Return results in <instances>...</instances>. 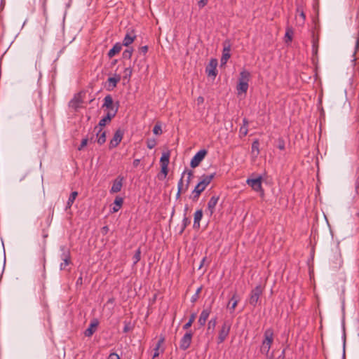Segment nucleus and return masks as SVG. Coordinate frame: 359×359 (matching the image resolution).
<instances>
[{
	"label": "nucleus",
	"mask_w": 359,
	"mask_h": 359,
	"mask_svg": "<svg viewBox=\"0 0 359 359\" xmlns=\"http://www.w3.org/2000/svg\"><path fill=\"white\" fill-rule=\"evenodd\" d=\"M148 49H149L148 46H144L139 48V51H140V53L145 55L147 53Z\"/></svg>",
	"instance_id": "nucleus-48"
},
{
	"label": "nucleus",
	"mask_w": 359,
	"mask_h": 359,
	"mask_svg": "<svg viewBox=\"0 0 359 359\" xmlns=\"http://www.w3.org/2000/svg\"><path fill=\"white\" fill-rule=\"evenodd\" d=\"M273 341V330L271 328H269L265 330L264 333V340L262 342L266 345H272Z\"/></svg>",
	"instance_id": "nucleus-14"
},
{
	"label": "nucleus",
	"mask_w": 359,
	"mask_h": 359,
	"mask_svg": "<svg viewBox=\"0 0 359 359\" xmlns=\"http://www.w3.org/2000/svg\"><path fill=\"white\" fill-rule=\"evenodd\" d=\"M141 251L140 249H137L133 255V259L134 264H137L140 260Z\"/></svg>",
	"instance_id": "nucleus-37"
},
{
	"label": "nucleus",
	"mask_w": 359,
	"mask_h": 359,
	"mask_svg": "<svg viewBox=\"0 0 359 359\" xmlns=\"http://www.w3.org/2000/svg\"><path fill=\"white\" fill-rule=\"evenodd\" d=\"M211 312L210 308L206 309L202 311L199 319H198V323L201 327L204 326L205 325V323L207 321V319L209 317V315Z\"/></svg>",
	"instance_id": "nucleus-19"
},
{
	"label": "nucleus",
	"mask_w": 359,
	"mask_h": 359,
	"mask_svg": "<svg viewBox=\"0 0 359 359\" xmlns=\"http://www.w3.org/2000/svg\"><path fill=\"white\" fill-rule=\"evenodd\" d=\"M136 39L134 30H131L130 32H128L123 39L122 46H129Z\"/></svg>",
	"instance_id": "nucleus-15"
},
{
	"label": "nucleus",
	"mask_w": 359,
	"mask_h": 359,
	"mask_svg": "<svg viewBox=\"0 0 359 359\" xmlns=\"http://www.w3.org/2000/svg\"><path fill=\"white\" fill-rule=\"evenodd\" d=\"M133 69L131 67H127L124 70V79L130 78L132 75Z\"/></svg>",
	"instance_id": "nucleus-46"
},
{
	"label": "nucleus",
	"mask_w": 359,
	"mask_h": 359,
	"mask_svg": "<svg viewBox=\"0 0 359 359\" xmlns=\"http://www.w3.org/2000/svg\"><path fill=\"white\" fill-rule=\"evenodd\" d=\"M140 159H135L133 161V165L135 168H137L140 164Z\"/></svg>",
	"instance_id": "nucleus-59"
},
{
	"label": "nucleus",
	"mask_w": 359,
	"mask_h": 359,
	"mask_svg": "<svg viewBox=\"0 0 359 359\" xmlns=\"http://www.w3.org/2000/svg\"><path fill=\"white\" fill-rule=\"evenodd\" d=\"M88 141H90V142H95V140H94V134H92L90 135V137H88Z\"/></svg>",
	"instance_id": "nucleus-63"
},
{
	"label": "nucleus",
	"mask_w": 359,
	"mask_h": 359,
	"mask_svg": "<svg viewBox=\"0 0 359 359\" xmlns=\"http://www.w3.org/2000/svg\"><path fill=\"white\" fill-rule=\"evenodd\" d=\"M201 287L197 289L195 294L191 297V302H195L198 299L199 293L201 292Z\"/></svg>",
	"instance_id": "nucleus-47"
},
{
	"label": "nucleus",
	"mask_w": 359,
	"mask_h": 359,
	"mask_svg": "<svg viewBox=\"0 0 359 359\" xmlns=\"http://www.w3.org/2000/svg\"><path fill=\"white\" fill-rule=\"evenodd\" d=\"M203 217V210H198L194 213V228L199 229L200 228V221Z\"/></svg>",
	"instance_id": "nucleus-21"
},
{
	"label": "nucleus",
	"mask_w": 359,
	"mask_h": 359,
	"mask_svg": "<svg viewBox=\"0 0 359 359\" xmlns=\"http://www.w3.org/2000/svg\"><path fill=\"white\" fill-rule=\"evenodd\" d=\"M293 30L291 27H287L286 30V33L285 35V43L291 42L292 40V36H293Z\"/></svg>",
	"instance_id": "nucleus-31"
},
{
	"label": "nucleus",
	"mask_w": 359,
	"mask_h": 359,
	"mask_svg": "<svg viewBox=\"0 0 359 359\" xmlns=\"http://www.w3.org/2000/svg\"><path fill=\"white\" fill-rule=\"evenodd\" d=\"M156 144V142L154 139H149L147 141V146L149 149H153Z\"/></svg>",
	"instance_id": "nucleus-41"
},
{
	"label": "nucleus",
	"mask_w": 359,
	"mask_h": 359,
	"mask_svg": "<svg viewBox=\"0 0 359 359\" xmlns=\"http://www.w3.org/2000/svg\"><path fill=\"white\" fill-rule=\"evenodd\" d=\"M102 107H106L108 111L116 109V106L114 105L113 99L110 95H107L104 99Z\"/></svg>",
	"instance_id": "nucleus-18"
},
{
	"label": "nucleus",
	"mask_w": 359,
	"mask_h": 359,
	"mask_svg": "<svg viewBox=\"0 0 359 359\" xmlns=\"http://www.w3.org/2000/svg\"><path fill=\"white\" fill-rule=\"evenodd\" d=\"M250 74L249 72L246 70H243L240 73V77L238 79V82H244L245 83H248L250 80Z\"/></svg>",
	"instance_id": "nucleus-25"
},
{
	"label": "nucleus",
	"mask_w": 359,
	"mask_h": 359,
	"mask_svg": "<svg viewBox=\"0 0 359 359\" xmlns=\"http://www.w3.org/2000/svg\"><path fill=\"white\" fill-rule=\"evenodd\" d=\"M248 124L249 122L246 118H244L243 119V126L240 128L239 133H240V137L242 138L247 135L248 133Z\"/></svg>",
	"instance_id": "nucleus-22"
},
{
	"label": "nucleus",
	"mask_w": 359,
	"mask_h": 359,
	"mask_svg": "<svg viewBox=\"0 0 359 359\" xmlns=\"http://www.w3.org/2000/svg\"><path fill=\"white\" fill-rule=\"evenodd\" d=\"M164 341H165V337L163 336H161L157 342L156 347H158V348H159L160 346L163 344Z\"/></svg>",
	"instance_id": "nucleus-49"
},
{
	"label": "nucleus",
	"mask_w": 359,
	"mask_h": 359,
	"mask_svg": "<svg viewBox=\"0 0 359 359\" xmlns=\"http://www.w3.org/2000/svg\"><path fill=\"white\" fill-rule=\"evenodd\" d=\"M122 48V44L119 42L116 43L107 53L109 58L113 57L116 54L119 53Z\"/></svg>",
	"instance_id": "nucleus-20"
},
{
	"label": "nucleus",
	"mask_w": 359,
	"mask_h": 359,
	"mask_svg": "<svg viewBox=\"0 0 359 359\" xmlns=\"http://www.w3.org/2000/svg\"><path fill=\"white\" fill-rule=\"evenodd\" d=\"M208 3V0H200L198 3L200 8L204 7Z\"/></svg>",
	"instance_id": "nucleus-54"
},
{
	"label": "nucleus",
	"mask_w": 359,
	"mask_h": 359,
	"mask_svg": "<svg viewBox=\"0 0 359 359\" xmlns=\"http://www.w3.org/2000/svg\"><path fill=\"white\" fill-rule=\"evenodd\" d=\"M88 137L83 138L81 142L80 146L78 147V150H82L88 144Z\"/></svg>",
	"instance_id": "nucleus-43"
},
{
	"label": "nucleus",
	"mask_w": 359,
	"mask_h": 359,
	"mask_svg": "<svg viewBox=\"0 0 359 359\" xmlns=\"http://www.w3.org/2000/svg\"><path fill=\"white\" fill-rule=\"evenodd\" d=\"M123 135H124L123 130H122L120 128L116 130L114 134L113 138L110 140V142L109 144V149H111L116 147L121 142Z\"/></svg>",
	"instance_id": "nucleus-6"
},
{
	"label": "nucleus",
	"mask_w": 359,
	"mask_h": 359,
	"mask_svg": "<svg viewBox=\"0 0 359 359\" xmlns=\"http://www.w3.org/2000/svg\"><path fill=\"white\" fill-rule=\"evenodd\" d=\"M121 75L115 74L114 77H109L108 79V82L109 83V85L111 86L112 88H115L117 83L121 81Z\"/></svg>",
	"instance_id": "nucleus-27"
},
{
	"label": "nucleus",
	"mask_w": 359,
	"mask_h": 359,
	"mask_svg": "<svg viewBox=\"0 0 359 359\" xmlns=\"http://www.w3.org/2000/svg\"><path fill=\"white\" fill-rule=\"evenodd\" d=\"M216 324H217V318H212L209 322H208V330H210V329H212L214 330L215 326H216Z\"/></svg>",
	"instance_id": "nucleus-40"
},
{
	"label": "nucleus",
	"mask_w": 359,
	"mask_h": 359,
	"mask_svg": "<svg viewBox=\"0 0 359 359\" xmlns=\"http://www.w3.org/2000/svg\"><path fill=\"white\" fill-rule=\"evenodd\" d=\"M133 49L132 48H128V49H126L123 52V57L124 59H128L130 60L132 57V55H133Z\"/></svg>",
	"instance_id": "nucleus-36"
},
{
	"label": "nucleus",
	"mask_w": 359,
	"mask_h": 359,
	"mask_svg": "<svg viewBox=\"0 0 359 359\" xmlns=\"http://www.w3.org/2000/svg\"><path fill=\"white\" fill-rule=\"evenodd\" d=\"M190 224V220L187 217H184L183 219V226L180 231V233H182L184 229H186L187 226Z\"/></svg>",
	"instance_id": "nucleus-44"
},
{
	"label": "nucleus",
	"mask_w": 359,
	"mask_h": 359,
	"mask_svg": "<svg viewBox=\"0 0 359 359\" xmlns=\"http://www.w3.org/2000/svg\"><path fill=\"white\" fill-rule=\"evenodd\" d=\"M168 165H161V173L163 174V177H160V176L158 175V178L159 179H164L166 177L168 173Z\"/></svg>",
	"instance_id": "nucleus-39"
},
{
	"label": "nucleus",
	"mask_w": 359,
	"mask_h": 359,
	"mask_svg": "<svg viewBox=\"0 0 359 359\" xmlns=\"http://www.w3.org/2000/svg\"><path fill=\"white\" fill-rule=\"evenodd\" d=\"M83 103V99L81 97V95L80 93L79 94H76L74 98L69 102V107L74 109H77L78 108L80 107V105L81 104Z\"/></svg>",
	"instance_id": "nucleus-17"
},
{
	"label": "nucleus",
	"mask_w": 359,
	"mask_h": 359,
	"mask_svg": "<svg viewBox=\"0 0 359 359\" xmlns=\"http://www.w3.org/2000/svg\"><path fill=\"white\" fill-rule=\"evenodd\" d=\"M277 147L280 150H284L285 149V141H284L283 138L280 137V138L278 139V145H277Z\"/></svg>",
	"instance_id": "nucleus-42"
},
{
	"label": "nucleus",
	"mask_w": 359,
	"mask_h": 359,
	"mask_svg": "<svg viewBox=\"0 0 359 359\" xmlns=\"http://www.w3.org/2000/svg\"><path fill=\"white\" fill-rule=\"evenodd\" d=\"M193 337V333L189 331L184 334L180 340V349L185 351L188 349L191 345Z\"/></svg>",
	"instance_id": "nucleus-9"
},
{
	"label": "nucleus",
	"mask_w": 359,
	"mask_h": 359,
	"mask_svg": "<svg viewBox=\"0 0 359 359\" xmlns=\"http://www.w3.org/2000/svg\"><path fill=\"white\" fill-rule=\"evenodd\" d=\"M184 183H183V175H182V177L180 178L179 182H178V187H183L184 186Z\"/></svg>",
	"instance_id": "nucleus-60"
},
{
	"label": "nucleus",
	"mask_w": 359,
	"mask_h": 359,
	"mask_svg": "<svg viewBox=\"0 0 359 359\" xmlns=\"http://www.w3.org/2000/svg\"><path fill=\"white\" fill-rule=\"evenodd\" d=\"M263 293V287L261 285L256 286L253 290H252L250 298L249 303L253 307H255L257 305L260 296Z\"/></svg>",
	"instance_id": "nucleus-2"
},
{
	"label": "nucleus",
	"mask_w": 359,
	"mask_h": 359,
	"mask_svg": "<svg viewBox=\"0 0 359 359\" xmlns=\"http://www.w3.org/2000/svg\"><path fill=\"white\" fill-rule=\"evenodd\" d=\"M38 185H39V189L42 191L43 194H44L42 178H39L38 180Z\"/></svg>",
	"instance_id": "nucleus-52"
},
{
	"label": "nucleus",
	"mask_w": 359,
	"mask_h": 359,
	"mask_svg": "<svg viewBox=\"0 0 359 359\" xmlns=\"http://www.w3.org/2000/svg\"><path fill=\"white\" fill-rule=\"evenodd\" d=\"M153 133L155 135H161L162 133L161 126L160 125H155L153 128Z\"/></svg>",
	"instance_id": "nucleus-45"
},
{
	"label": "nucleus",
	"mask_w": 359,
	"mask_h": 359,
	"mask_svg": "<svg viewBox=\"0 0 359 359\" xmlns=\"http://www.w3.org/2000/svg\"><path fill=\"white\" fill-rule=\"evenodd\" d=\"M101 231L102 234L106 235L109 231V227L108 226H104L102 228Z\"/></svg>",
	"instance_id": "nucleus-56"
},
{
	"label": "nucleus",
	"mask_w": 359,
	"mask_h": 359,
	"mask_svg": "<svg viewBox=\"0 0 359 359\" xmlns=\"http://www.w3.org/2000/svg\"><path fill=\"white\" fill-rule=\"evenodd\" d=\"M318 41H313V52L314 54H317V53H318Z\"/></svg>",
	"instance_id": "nucleus-51"
},
{
	"label": "nucleus",
	"mask_w": 359,
	"mask_h": 359,
	"mask_svg": "<svg viewBox=\"0 0 359 359\" xmlns=\"http://www.w3.org/2000/svg\"><path fill=\"white\" fill-rule=\"evenodd\" d=\"M158 355H159V348H158V347H155L153 358H156Z\"/></svg>",
	"instance_id": "nucleus-58"
},
{
	"label": "nucleus",
	"mask_w": 359,
	"mask_h": 359,
	"mask_svg": "<svg viewBox=\"0 0 359 359\" xmlns=\"http://www.w3.org/2000/svg\"><path fill=\"white\" fill-rule=\"evenodd\" d=\"M99 325V321L97 319H93L89 327L85 330L84 334L86 337H91L96 331Z\"/></svg>",
	"instance_id": "nucleus-13"
},
{
	"label": "nucleus",
	"mask_w": 359,
	"mask_h": 359,
	"mask_svg": "<svg viewBox=\"0 0 359 359\" xmlns=\"http://www.w3.org/2000/svg\"><path fill=\"white\" fill-rule=\"evenodd\" d=\"M196 314L195 313H192L189 319V321L183 325V330H188L193 324L196 319Z\"/></svg>",
	"instance_id": "nucleus-32"
},
{
	"label": "nucleus",
	"mask_w": 359,
	"mask_h": 359,
	"mask_svg": "<svg viewBox=\"0 0 359 359\" xmlns=\"http://www.w3.org/2000/svg\"><path fill=\"white\" fill-rule=\"evenodd\" d=\"M170 159V151L163 152L160 159L161 165H168Z\"/></svg>",
	"instance_id": "nucleus-28"
},
{
	"label": "nucleus",
	"mask_w": 359,
	"mask_h": 359,
	"mask_svg": "<svg viewBox=\"0 0 359 359\" xmlns=\"http://www.w3.org/2000/svg\"><path fill=\"white\" fill-rule=\"evenodd\" d=\"M208 151L205 149H201L198 151L191 160L190 165L191 168H194L199 165L201 162L203 160L205 156H206Z\"/></svg>",
	"instance_id": "nucleus-7"
},
{
	"label": "nucleus",
	"mask_w": 359,
	"mask_h": 359,
	"mask_svg": "<svg viewBox=\"0 0 359 359\" xmlns=\"http://www.w3.org/2000/svg\"><path fill=\"white\" fill-rule=\"evenodd\" d=\"M97 142L102 145L106 142V131H102V128H100L96 133Z\"/></svg>",
	"instance_id": "nucleus-23"
},
{
	"label": "nucleus",
	"mask_w": 359,
	"mask_h": 359,
	"mask_svg": "<svg viewBox=\"0 0 359 359\" xmlns=\"http://www.w3.org/2000/svg\"><path fill=\"white\" fill-rule=\"evenodd\" d=\"M297 13H299V16L302 18L301 23L304 24L306 16H305L304 11H303V8L300 6H298L297 8Z\"/></svg>",
	"instance_id": "nucleus-38"
},
{
	"label": "nucleus",
	"mask_w": 359,
	"mask_h": 359,
	"mask_svg": "<svg viewBox=\"0 0 359 359\" xmlns=\"http://www.w3.org/2000/svg\"><path fill=\"white\" fill-rule=\"evenodd\" d=\"M344 343H343V357L345 358V345H346V333H345V329L344 328Z\"/></svg>",
	"instance_id": "nucleus-50"
},
{
	"label": "nucleus",
	"mask_w": 359,
	"mask_h": 359,
	"mask_svg": "<svg viewBox=\"0 0 359 359\" xmlns=\"http://www.w3.org/2000/svg\"><path fill=\"white\" fill-rule=\"evenodd\" d=\"M248 83H245L244 82H238L237 86V90L238 94L241 93H246L248 89Z\"/></svg>",
	"instance_id": "nucleus-30"
},
{
	"label": "nucleus",
	"mask_w": 359,
	"mask_h": 359,
	"mask_svg": "<svg viewBox=\"0 0 359 359\" xmlns=\"http://www.w3.org/2000/svg\"><path fill=\"white\" fill-rule=\"evenodd\" d=\"M107 359H120V358L116 353H111L109 354Z\"/></svg>",
	"instance_id": "nucleus-53"
},
{
	"label": "nucleus",
	"mask_w": 359,
	"mask_h": 359,
	"mask_svg": "<svg viewBox=\"0 0 359 359\" xmlns=\"http://www.w3.org/2000/svg\"><path fill=\"white\" fill-rule=\"evenodd\" d=\"M185 174H187V179L186 180V184L189 185V184L191 182V177L194 176L193 171L191 170L186 169L182 173L183 177L184 176Z\"/></svg>",
	"instance_id": "nucleus-35"
},
{
	"label": "nucleus",
	"mask_w": 359,
	"mask_h": 359,
	"mask_svg": "<svg viewBox=\"0 0 359 359\" xmlns=\"http://www.w3.org/2000/svg\"><path fill=\"white\" fill-rule=\"evenodd\" d=\"M217 60L215 58H212L210 60L209 64L207 65L205 68V72L208 76L215 77L217 74Z\"/></svg>",
	"instance_id": "nucleus-10"
},
{
	"label": "nucleus",
	"mask_w": 359,
	"mask_h": 359,
	"mask_svg": "<svg viewBox=\"0 0 359 359\" xmlns=\"http://www.w3.org/2000/svg\"><path fill=\"white\" fill-rule=\"evenodd\" d=\"M219 199V196H212L208 203V210L210 212V215H212L215 210V207L217 204V202Z\"/></svg>",
	"instance_id": "nucleus-16"
},
{
	"label": "nucleus",
	"mask_w": 359,
	"mask_h": 359,
	"mask_svg": "<svg viewBox=\"0 0 359 359\" xmlns=\"http://www.w3.org/2000/svg\"><path fill=\"white\" fill-rule=\"evenodd\" d=\"M78 196V192L77 191H73L71 193L69 197V199L67 201V205H66V210L68 209V208H70L72 205V204L74 203L76 198Z\"/></svg>",
	"instance_id": "nucleus-29"
},
{
	"label": "nucleus",
	"mask_w": 359,
	"mask_h": 359,
	"mask_svg": "<svg viewBox=\"0 0 359 359\" xmlns=\"http://www.w3.org/2000/svg\"><path fill=\"white\" fill-rule=\"evenodd\" d=\"M118 108V102H116V109L112 111H108L107 115L103 117L99 122L98 126L102 128L105 126L107 123H110L111 119L116 115Z\"/></svg>",
	"instance_id": "nucleus-8"
},
{
	"label": "nucleus",
	"mask_w": 359,
	"mask_h": 359,
	"mask_svg": "<svg viewBox=\"0 0 359 359\" xmlns=\"http://www.w3.org/2000/svg\"><path fill=\"white\" fill-rule=\"evenodd\" d=\"M124 181V177L121 175H118L114 181L112 187L110 189V193H118L121 191L122 187H123V182Z\"/></svg>",
	"instance_id": "nucleus-11"
},
{
	"label": "nucleus",
	"mask_w": 359,
	"mask_h": 359,
	"mask_svg": "<svg viewBox=\"0 0 359 359\" xmlns=\"http://www.w3.org/2000/svg\"><path fill=\"white\" fill-rule=\"evenodd\" d=\"M215 176V172L206 175H203L201 177V181L196 184L194 189L192 191L191 198L193 201H196L201 194L205 189L206 187L211 182Z\"/></svg>",
	"instance_id": "nucleus-1"
},
{
	"label": "nucleus",
	"mask_w": 359,
	"mask_h": 359,
	"mask_svg": "<svg viewBox=\"0 0 359 359\" xmlns=\"http://www.w3.org/2000/svg\"><path fill=\"white\" fill-rule=\"evenodd\" d=\"M262 176H259L255 179H248L246 183L250 186L254 191L260 192L261 196H264V191L262 187Z\"/></svg>",
	"instance_id": "nucleus-3"
},
{
	"label": "nucleus",
	"mask_w": 359,
	"mask_h": 359,
	"mask_svg": "<svg viewBox=\"0 0 359 359\" xmlns=\"http://www.w3.org/2000/svg\"><path fill=\"white\" fill-rule=\"evenodd\" d=\"M231 324L229 320H225L219 332V335L217 338V343L221 344L222 343L226 338L228 337L230 329H231Z\"/></svg>",
	"instance_id": "nucleus-4"
},
{
	"label": "nucleus",
	"mask_w": 359,
	"mask_h": 359,
	"mask_svg": "<svg viewBox=\"0 0 359 359\" xmlns=\"http://www.w3.org/2000/svg\"><path fill=\"white\" fill-rule=\"evenodd\" d=\"M355 52L353 53V55H355L356 52L358 51V50L359 49V36L356 39V41H355Z\"/></svg>",
	"instance_id": "nucleus-57"
},
{
	"label": "nucleus",
	"mask_w": 359,
	"mask_h": 359,
	"mask_svg": "<svg viewBox=\"0 0 359 359\" xmlns=\"http://www.w3.org/2000/svg\"><path fill=\"white\" fill-rule=\"evenodd\" d=\"M130 330V323H125V326L123 327V332L127 333Z\"/></svg>",
	"instance_id": "nucleus-55"
},
{
	"label": "nucleus",
	"mask_w": 359,
	"mask_h": 359,
	"mask_svg": "<svg viewBox=\"0 0 359 359\" xmlns=\"http://www.w3.org/2000/svg\"><path fill=\"white\" fill-rule=\"evenodd\" d=\"M238 299L236 292H235L228 304V307L231 310L234 311L236 306L238 304Z\"/></svg>",
	"instance_id": "nucleus-26"
},
{
	"label": "nucleus",
	"mask_w": 359,
	"mask_h": 359,
	"mask_svg": "<svg viewBox=\"0 0 359 359\" xmlns=\"http://www.w3.org/2000/svg\"><path fill=\"white\" fill-rule=\"evenodd\" d=\"M231 46L229 41H224V49L222 53V56L221 58V63L222 64H226L227 60L230 58L231 54Z\"/></svg>",
	"instance_id": "nucleus-12"
},
{
	"label": "nucleus",
	"mask_w": 359,
	"mask_h": 359,
	"mask_svg": "<svg viewBox=\"0 0 359 359\" xmlns=\"http://www.w3.org/2000/svg\"><path fill=\"white\" fill-rule=\"evenodd\" d=\"M60 250L62 252L61 259L63 260V262L60 264V269L65 270L66 266L72 262L70 250L65 245L60 247Z\"/></svg>",
	"instance_id": "nucleus-5"
},
{
	"label": "nucleus",
	"mask_w": 359,
	"mask_h": 359,
	"mask_svg": "<svg viewBox=\"0 0 359 359\" xmlns=\"http://www.w3.org/2000/svg\"><path fill=\"white\" fill-rule=\"evenodd\" d=\"M123 203V198L120 196H116L114 200V206L112 208L113 212H116L118 211V210L121 208L122 205Z\"/></svg>",
	"instance_id": "nucleus-24"
},
{
	"label": "nucleus",
	"mask_w": 359,
	"mask_h": 359,
	"mask_svg": "<svg viewBox=\"0 0 359 359\" xmlns=\"http://www.w3.org/2000/svg\"><path fill=\"white\" fill-rule=\"evenodd\" d=\"M255 151H256L257 155L259 154V142L257 139L254 140L252 144V152L254 153Z\"/></svg>",
	"instance_id": "nucleus-34"
},
{
	"label": "nucleus",
	"mask_w": 359,
	"mask_h": 359,
	"mask_svg": "<svg viewBox=\"0 0 359 359\" xmlns=\"http://www.w3.org/2000/svg\"><path fill=\"white\" fill-rule=\"evenodd\" d=\"M271 346L266 345V344L262 343L260 346V352L263 354H265L266 358H269V353L271 348Z\"/></svg>",
	"instance_id": "nucleus-33"
},
{
	"label": "nucleus",
	"mask_w": 359,
	"mask_h": 359,
	"mask_svg": "<svg viewBox=\"0 0 359 359\" xmlns=\"http://www.w3.org/2000/svg\"><path fill=\"white\" fill-rule=\"evenodd\" d=\"M197 101H198V103L200 104V103H203V101H204V99L203 97H198V99H197Z\"/></svg>",
	"instance_id": "nucleus-61"
},
{
	"label": "nucleus",
	"mask_w": 359,
	"mask_h": 359,
	"mask_svg": "<svg viewBox=\"0 0 359 359\" xmlns=\"http://www.w3.org/2000/svg\"><path fill=\"white\" fill-rule=\"evenodd\" d=\"M189 184H185L183 186V191H184V192H186V191L188 190V189H189Z\"/></svg>",
	"instance_id": "nucleus-62"
},
{
	"label": "nucleus",
	"mask_w": 359,
	"mask_h": 359,
	"mask_svg": "<svg viewBox=\"0 0 359 359\" xmlns=\"http://www.w3.org/2000/svg\"><path fill=\"white\" fill-rule=\"evenodd\" d=\"M177 192H180V193H184L183 191V187H178V190H177Z\"/></svg>",
	"instance_id": "nucleus-64"
}]
</instances>
